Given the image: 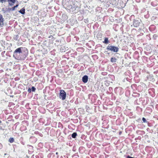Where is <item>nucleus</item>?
Instances as JSON below:
<instances>
[{
	"mask_svg": "<svg viewBox=\"0 0 158 158\" xmlns=\"http://www.w3.org/2000/svg\"><path fill=\"white\" fill-rule=\"evenodd\" d=\"M8 0H0V2L3 3L6 2H8Z\"/></svg>",
	"mask_w": 158,
	"mask_h": 158,
	"instance_id": "obj_15",
	"label": "nucleus"
},
{
	"mask_svg": "<svg viewBox=\"0 0 158 158\" xmlns=\"http://www.w3.org/2000/svg\"><path fill=\"white\" fill-rule=\"evenodd\" d=\"M105 44H108L109 43L108 38H105L104 41L103 42Z\"/></svg>",
	"mask_w": 158,
	"mask_h": 158,
	"instance_id": "obj_10",
	"label": "nucleus"
},
{
	"mask_svg": "<svg viewBox=\"0 0 158 158\" xmlns=\"http://www.w3.org/2000/svg\"><path fill=\"white\" fill-rule=\"evenodd\" d=\"M19 6V4H17L16 6H16V7H17Z\"/></svg>",
	"mask_w": 158,
	"mask_h": 158,
	"instance_id": "obj_22",
	"label": "nucleus"
},
{
	"mask_svg": "<svg viewBox=\"0 0 158 158\" xmlns=\"http://www.w3.org/2000/svg\"><path fill=\"white\" fill-rule=\"evenodd\" d=\"M116 58L114 57H112L111 59V61L112 62H116Z\"/></svg>",
	"mask_w": 158,
	"mask_h": 158,
	"instance_id": "obj_14",
	"label": "nucleus"
},
{
	"mask_svg": "<svg viewBox=\"0 0 158 158\" xmlns=\"http://www.w3.org/2000/svg\"><path fill=\"white\" fill-rule=\"evenodd\" d=\"M58 154V153L57 152H56V155H57V154Z\"/></svg>",
	"mask_w": 158,
	"mask_h": 158,
	"instance_id": "obj_25",
	"label": "nucleus"
},
{
	"mask_svg": "<svg viewBox=\"0 0 158 158\" xmlns=\"http://www.w3.org/2000/svg\"><path fill=\"white\" fill-rule=\"evenodd\" d=\"M19 12L21 13L22 14L24 15L25 13V9L24 8H22L20 10Z\"/></svg>",
	"mask_w": 158,
	"mask_h": 158,
	"instance_id": "obj_9",
	"label": "nucleus"
},
{
	"mask_svg": "<svg viewBox=\"0 0 158 158\" xmlns=\"http://www.w3.org/2000/svg\"><path fill=\"white\" fill-rule=\"evenodd\" d=\"M36 89L34 86H32L31 88V90L32 92H35Z\"/></svg>",
	"mask_w": 158,
	"mask_h": 158,
	"instance_id": "obj_16",
	"label": "nucleus"
},
{
	"mask_svg": "<svg viewBox=\"0 0 158 158\" xmlns=\"http://www.w3.org/2000/svg\"><path fill=\"white\" fill-rule=\"evenodd\" d=\"M106 49L114 52H117L118 51L119 48L115 46L110 45L109 44L107 46Z\"/></svg>",
	"mask_w": 158,
	"mask_h": 158,
	"instance_id": "obj_2",
	"label": "nucleus"
},
{
	"mask_svg": "<svg viewBox=\"0 0 158 158\" xmlns=\"http://www.w3.org/2000/svg\"><path fill=\"white\" fill-rule=\"evenodd\" d=\"M31 88H29L28 89V90H27L28 92L29 93H30V92H31Z\"/></svg>",
	"mask_w": 158,
	"mask_h": 158,
	"instance_id": "obj_20",
	"label": "nucleus"
},
{
	"mask_svg": "<svg viewBox=\"0 0 158 158\" xmlns=\"http://www.w3.org/2000/svg\"><path fill=\"white\" fill-rule=\"evenodd\" d=\"M127 158H134L133 157L130 156H128L127 157Z\"/></svg>",
	"mask_w": 158,
	"mask_h": 158,
	"instance_id": "obj_21",
	"label": "nucleus"
},
{
	"mask_svg": "<svg viewBox=\"0 0 158 158\" xmlns=\"http://www.w3.org/2000/svg\"><path fill=\"white\" fill-rule=\"evenodd\" d=\"M14 141V139L13 138H10L9 140V142L10 143H13Z\"/></svg>",
	"mask_w": 158,
	"mask_h": 158,
	"instance_id": "obj_13",
	"label": "nucleus"
},
{
	"mask_svg": "<svg viewBox=\"0 0 158 158\" xmlns=\"http://www.w3.org/2000/svg\"><path fill=\"white\" fill-rule=\"evenodd\" d=\"M88 80V77L87 75L84 76L82 78V81L83 82L85 83L87 82Z\"/></svg>",
	"mask_w": 158,
	"mask_h": 158,
	"instance_id": "obj_7",
	"label": "nucleus"
},
{
	"mask_svg": "<svg viewBox=\"0 0 158 158\" xmlns=\"http://www.w3.org/2000/svg\"><path fill=\"white\" fill-rule=\"evenodd\" d=\"M68 9L69 10V11L71 13H74L76 12V9L78 8L77 6L73 5L71 6H68Z\"/></svg>",
	"mask_w": 158,
	"mask_h": 158,
	"instance_id": "obj_3",
	"label": "nucleus"
},
{
	"mask_svg": "<svg viewBox=\"0 0 158 158\" xmlns=\"http://www.w3.org/2000/svg\"><path fill=\"white\" fill-rule=\"evenodd\" d=\"M3 19L2 15L0 14V26L1 25L2 23L3 24Z\"/></svg>",
	"mask_w": 158,
	"mask_h": 158,
	"instance_id": "obj_8",
	"label": "nucleus"
},
{
	"mask_svg": "<svg viewBox=\"0 0 158 158\" xmlns=\"http://www.w3.org/2000/svg\"><path fill=\"white\" fill-rule=\"evenodd\" d=\"M19 39V36L18 35H16L15 37L14 38V39L16 40H17Z\"/></svg>",
	"mask_w": 158,
	"mask_h": 158,
	"instance_id": "obj_17",
	"label": "nucleus"
},
{
	"mask_svg": "<svg viewBox=\"0 0 158 158\" xmlns=\"http://www.w3.org/2000/svg\"><path fill=\"white\" fill-rule=\"evenodd\" d=\"M77 135V133L76 132L73 133L72 135V137L73 138H75L76 137V136Z\"/></svg>",
	"mask_w": 158,
	"mask_h": 158,
	"instance_id": "obj_11",
	"label": "nucleus"
},
{
	"mask_svg": "<svg viewBox=\"0 0 158 158\" xmlns=\"http://www.w3.org/2000/svg\"><path fill=\"white\" fill-rule=\"evenodd\" d=\"M6 155H8V154L6 153H5L4 154V156H6Z\"/></svg>",
	"mask_w": 158,
	"mask_h": 158,
	"instance_id": "obj_24",
	"label": "nucleus"
},
{
	"mask_svg": "<svg viewBox=\"0 0 158 158\" xmlns=\"http://www.w3.org/2000/svg\"><path fill=\"white\" fill-rule=\"evenodd\" d=\"M141 22V20L139 18H137L135 19H134L133 22V25L134 27H137L139 26Z\"/></svg>",
	"mask_w": 158,
	"mask_h": 158,
	"instance_id": "obj_5",
	"label": "nucleus"
},
{
	"mask_svg": "<svg viewBox=\"0 0 158 158\" xmlns=\"http://www.w3.org/2000/svg\"><path fill=\"white\" fill-rule=\"evenodd\" d=\"M66 93L64 90H60V91L59 97L61 98L62 100H64L66 97Z\"/></svg>",
	"mask_w": 158,
	"mask_h": 158,
	"instance_id": "obj_4",
	"label": "nucleus"
},
{
	"mask_svg": "<svg viewBox=\"0 0 158 158\" xmlns=\"http://www.w3.org/2000/svg\"><path fill=\"white\" fill-rule=\"evenodd\" d=\"M142 120L143 122L144 123H147V121H146V119L144 118H142Z\"/></svg>",
	"mask_w": 158,
	"mask_h": 158,
	"instance_id": "obj_18",
	"label": "nucleus"
},
{
	"mask_svg": "<svg viewBox=\"0 0 158 158\" xmlns=\"http://www.w3.org/2000/svg\"><path fill=\"white\" fill-rule=\"evenodd\" d=\"M18 1L16 0H8V5L10 6H13L14 4L16 2L18 3Z\"/></svg>",
	"mask_w": 158,
	"mask_h": 158,
	"instance_id": "obj_6",
	"label": "nucleus"
},
{
	"mask_svg": "<svg viewBox=\"0 0 158 158\" xmlns=\"http://www.w3.org/2000/svg\"><path fill=\"white\" fill-rule=\"evenodd\" d=\"M1 121H0V123H1Z\"/></svg>",
	"mask_w": 158,
	"mask_h": 158,
	"instance_id": "obj_26",
	"label": "nucleus"
},
{
	"mask_svg": "<svg viewBox=\"0 0 158 158\" xmlns=\"http://www.w3.org/2000/svg\"><path fill=\"white\" fill-rule=\"evenodd\" d=\"M23 48L20 47L17 48L14 52L13 57L18 60H20L22 58L21 54L22 53V49Z\"/></svg>",
	"mask_w": 158,
	"mask_h": 158,
	"instance_id": "obj_1",
	"label": "nucleus"
},
{
	"mask_svg": "<svg viewBox=\"0 0 158 158\" xmlns=\"http://www.w3.org/2000/svg\"><path fill=\"white\" fill-rule=\"evenodd\" d=\"M15 8H16V6H14L12 8H8V10L10 11H14L15 10Z\"/></svg>",
	"mask_w": 158,
	"mask_h": 158,
	"instance_id": "obj_12",
	"label": "nucleus"
},
{
	"mask_svg": "<svg viewBox=\"0 0 158 158\" xmlns=\"http://www.w3.org/2000/svg\"><path fill=\"white\" fill-rule=\"evenodd\" d=\"M84 22L86 23H88V19H84Z\"/></svg>",
	"mask_w": 158,
	"mask_h": 158,
	"instance_id": "obj_19",
	"label": "nucleus"
},
{
	"mask_svg": "<svg viewBox=\"0 0 158 158\" xmlns=\"http://www.w3.org/2000/svg\"><path fill=\"white\" fill-rule=\"evenodd\" d=\"M0 148H1L2 147V145L1 143H0Z\"/></svg>",
	"mask_w": 158,
	"mask_h": 158,
	"instance_id": "obj_23",
	"label": "nucleus"
}]
</instances>
